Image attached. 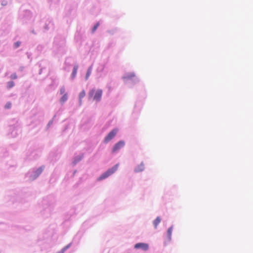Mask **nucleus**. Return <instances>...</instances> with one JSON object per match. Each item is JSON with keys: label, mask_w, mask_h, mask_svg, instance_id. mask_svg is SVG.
Segmentation results:
<instances>
[{"label": "nucleus", "mask_w": 253, "mask_h": 253, "mask_svg": "<svg viewBox=\"0 0 253 253\" xmlns=\"http://www.w3.org/2000/svg\"><path fill=\"white\" fill-rule=\"evenodd\" d=\"M42 170H43V169L42 167H41L39 169H37L36 172L37 173L38 175H39L40 174H41L42 173Z\"/></svg>", "instance_id": "obj_16"}, {"label": "nucleus", "mask_w": 253, "mask_h": 253, "mask_svg": "<svg viewBox=\"0 0 253 253\" xmlns=\"http://www.w3.org/2000/svg\"><path fill=\"white\" fill-rule=\"evenodd\" d=\"M11 78H12V79H16V78H17L16 75L15 74H14L12 75L11 76Z\"/></svg>", "instance_id": "obj_19"}, {"label": "nucleus", "mask_w": 253, "mask_h": 253, "mask_svg": "<svg viewBox=\"0 0 253 253\" xmlns=\"http://www.w3.org/2000/svg\"><path fill=\"white\" fill-rule=\"evenodd\" d=\"M11 103L10 102H7L5 106V108L6 109H9L11 108Z\"/></svg>", "instance_id": "obj_17"}, {"label": "nucleus", "mask_w": 253, "mask_h": 253, "mask_svg": "<svg viewBox=\"0 0 253 253\" xmlns=\"http://www.w3.org/2000/svg\"><path fill=\"white\" fill-rule=\"evenodd\" d=\"M118 132L117 129H114L111 131L104 138V142L108 143L116 135Z\"/></svg>", "instance_id": "obj_3"}, {"label": "nucleus", "mask_w": 253, "mask_h": 253, "mask_svg": "<svg viewBox=\"0 0 253 253\" xmlns=\"http://www.w3.org/2000/svg\"><path fill=\"white\" fill-rule=\"evenodd\" d=\"M85 91L83 90H82L79 94V104L80 105H81L82 104V99L85 96Z\"/></svg>", "instance_id": "obj_8"}, {"label": "nucleus", "mask_w": 253, "mask_h": 253, "mask_svg": "<svg viewBox=\"0 0 253 253\" xmlns=\"http://www.w3.org/2000/svg\"><path fill=\"white\" fill-rule=\"evenodd\" d=\"M21 44V42H16L14 43V47L15 48H17Z\"/></svg>", "instance_id": "obj_15"}, {"label": "nucleus", "mask_w": 253, "mask_h": 253, "mask_svg": "<svg viewBox=\"0 0 253 253\" xmlns=\"http://www.w3.org/2000/svg\"><path fill=\"white\" fill-rule=\"evenodd\" d=\"M103 91L101 89H91L88 92V98L92 99L96 102H99L101 100Z\"/></svg>", "instance_id": "obj_1"}, {"label": "nucleus", "mask_w": 253, "mask_h": 253, "mask_svg": "<svg viewBox=\"0 0 253 253\" xmlns=\"http://www.w3.org/2000/svg\"><path fill=\"white\" fill-rule=\"evenodd\" d=\"M14 85V83L13 81H10L7 83V87L9 88L12 87Z\"/></svg>", "instance_id": "obj_13"}, {"label": "nucleus", "mask_w": 253, "mask_h": 253, "mask_svg": "<svg viewBox=\"0 0 253 253\" xmlns=\"http://www.w3.org/2000/svg\"><path fill=\"white\" fill-rule=\"evenodd\" d=\"M99 25V22L97 23L94 25V26L93 27V29H92V32H93V33H94V32L96 31V29H97V28L98 27Z\"/></svg>", "instance_id": "obj_14"}, {"label": "nucleus", "mask_w": 253, "mask_h": 253, "mask_svg": "<svg viewBox=\"0 0 253 253\" xmlns=\"http://www.w3.org/2000/svg\"><path fill=\"white\" fill-rule=\"evenodd\" d=\"M145 169V166L143 162L140 164L138 165L135 169V171L136 172H141L143 171Z\"/></svg>", "instance_id": "obj_7"}, {"label": "nucleus", "mask_w": 253, "mask_h": 253, "mask_svg": "<svg viewBox=\"0 0 253 253\" xmlns=\"http://www.w3.org/2000/svg\"><path fill=\"white\" fill-rule=\"evenodd\" d=\"M78 69V65H75L73 70V72L71 75L72 79H74L76 76L77 71Z\"/></svg>", "instance_id": "obj_9"}, {"label": "nucleus", "mask_w": 253, "mask_h": 253, "mask_svg": "<svg viewBox=\"0 0 253 253\" xmlns=\"http://www.w3.org/2000/svg\"><path fill=\"white\" fill-rule=\"evenodd\" d=\"M134 248L136 249H141L143 251H147L149 249V245L146 243H139L135 245Z\"/></svg>", "instance_id": "obj_5"}, {"label": "nucleus", "mask_w": 253, "mask_h": 253, "mask_svg": "<svg viewBox=\"0 0 253 253\" xmlns=\"http://www.w3.org/2000/svg\"><path fill=\"white\" fill-rule=\"evenodd\" d=\"M118 168V164H117L113 167H112L111 169H109L107 171L103 173L101 175H100L98 178V180H101L107 178V177L113 174L114 172H115L117 170Z\"/></svg>", "instance_id": "obj_2"}, {"label": "nucleus", "mask_w": 253, "mask_h": 253, "mask_svg": "<svg viewBox=\"0 0 253 253\" xmlns=\"http://www.w3.org/2000/svg\"><path fill=\"white\" fill-rule=\"evenodd\" d=\"M125 145V142L124 141H120L116 143L114 146L112 152L115 153L120 150L121 148L123 147Z\"/></svg>", "instance_id": "obj_6"}, {"label": "nucleus", "mask_w": 253, "mask_h": 253, "mask_svg": "<svg viewBox=\"0 0 253 253\" xmlns=\"http://www.w3.org/2000/svg\"><path fill=\"white\" fill-rule=\"evenodd\" d=\"M134 77V75L133 74H131L130 75L126 76L124 77L125 79H127L129 78H131L132 77Z\"/></svg>", "instance_id": "obj_18"}, {"label": "nucleus", "mask_w": 253, "mask_h": 253, "mask_svg": "<svg viewBox=\"0 0 253 253\" xmlns=\"http://www.w3.org/2000/svg\"><path fill=\"white\" fill-rule=\"evenodd\" d=\"M161 219L160 217H157L153 221V224L155 228H157L158 225L160 223Z\"/></svg>", "instance_id": "obj_11"}, {"label": "nucleus", "mask_w": 253, "mask_h": 253, "mask_svg": "<svg viewBox=\"0 0 253 253\" xmlns=\"http://www.w3.org/2000/svg\"><path fill=\"white\" fill-rule=\"evenodd\" d=\"M92 66H90L88 68L86 74V76H85V80H88V79L89 78V77L91 73V72H92Z\"/></svg>", "instance_id": "obj_10"}, {"label": "nucleus", "mask_w": 253, "mask_h": 253, "mask_svg": "<svg viewBox=\"0 0 253 253\" xmlns=\"http://www.w3.org/2000/svg\"><path fill=\"white\" fill-rule=\"evenodd\" d=\"M172 228H169L167 231V237L169 240H170L171 239V235H172Z\"/></svg>", "instance_id": "obj_12"}, {"label": "nucleus", "mask_w": 253, "mask_h": 253, "mask_svg": "<svg viewBox=\"0 0 253 253\" xmlns=\"http://www.w3.org/2000/svg\"><path fill=\"white\" fill-rule=\"evenodd\" d=\"M65 91L66 90L64 87H62L60 89V94H63L60 100L62 103H64L68 99V94Z\"/></svg>", "instance_id": "obj_4"}]
</instances>
